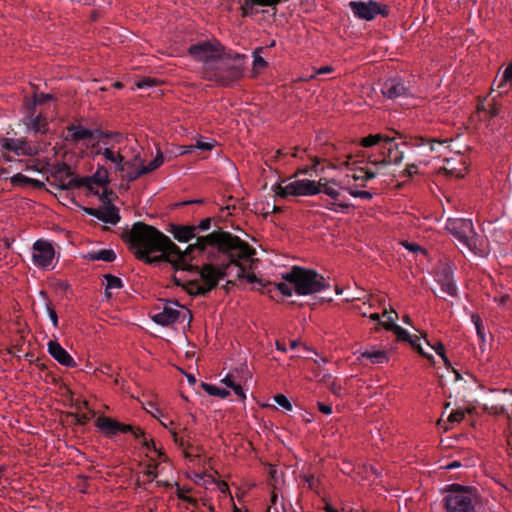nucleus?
I'll return each mask as SVG.
<instances>
[{"label": "nucleus", "mask_w": 512, "mask_h": 512, "mask_svg": "<svg viewBox=\"0 0 512 512\" xmlns=\"http://www.w3.org/2000/svg\"><path fill=\"white\" fill-rule=\"evenodd\" d=\"M95 425L107 437H113L120 432L127 433L132 430L131 425L119 423L118 421L105 416L98 417Z\"/></svg>", "instance_id": "obj_12"}, {"label": "nucleus", "mask_w": 512, "mask_h": 512, "mask_svg": "<svg viewBox=\"0 0 512 512\" xmlns=\"http://www.w3.org/2000/svg\"><path fill=\"white\" fill-rule=\"evenodd\" d=\"M47 350L51 357H53L59 364L66 367H75L76 362L72 356L55 340H50L47 343Z\"/></svg>", "instance_id": "obj_16"}, {"label": "nucleus", "mask_w": 512, "mask_h": 512, "mask_svg": "<svg viewBox=\"0 0 512 512\" xmlns=\"http://www.w3.org/2000/svg\"><path fill=\"white\" fill-rule=\"evenodd\" d=\"M32 259L34 265L40 268L49 267L54 259L53 246L46 241H36L33 245Z\"/></svg>", "instance_id": "obj_10"}, {"label": "nucleus", "mask_w": 512, "mask_h": 512, "mask_svg": "<svg viewBox=\"0 0 512 512\" xmlns=\"http://www.w3.org/2000/svg\"><path fill=\"white\" fill-rule=\"evenodd\" d=\"M361 171L365 172V175L363 176V180L365 181L374 179L376 177L372 168H362Z\"/></svg>", "instance_id": "obj_57"}, {"label": "nucleus", "mask_w": 512, "mask_h": 512, "mask_svg": "<svg viewBox=\"0 0 512 512\" xmlns=\"http://www.w3.org/2000/svg\"><path fill=\"white\" fill-rule=\"evenodd\" d=\"M143 166V160L140 157L139 153L135 154L134 157L130 160H125V173L124 179L129 182L135 181L136 179H130V174L137 173L140 170V167Z\"/></svg>", "instance_id": "obj_27"}, {"label": "nucleus", "mask_w": 512, "mask_h": 512, "mask_svg": "<svg viewBox=\"0 0 512 512\" xmlns=\"http://www.w3.org/2000/svg\"><path fill=\"white\" fill-rule=\"evenodd\" d=\"M332 71H333L332 66H324V67H321L318 70H316L315 74H312L310 76V78H314L316 74H326V73H330Z\"/></svg>", "instance_id": "obj_60"}, {"label": "nucleus", "mask_w": 512, "mask_h": 512, "mask_svg": "<svg viewBox=\"0 0 512 512\" xmlns=\"http://www.w3.org/2000/svg\"><path fill=\"white\" fill-rule=\"evenodd\" d=\"M170 432L172 434V437H173V440H174L175 444L178 445L180 448L185 449L186 443L183 440V438H180L177 435L176 431H174V430H171Z\"/></svg>", "instance_id": "obj_51"}, {"label": "nucleus", "mask_w": 512, "mask_h": 512, "mask_svg": "<svg viewBox=\"0 0 512 512\" xmlns=\"http://www.w3.org/2000/svg\"><path fill=\"white\" fill-rule=\"evenodd\" d=\"M393 140H394V138H390V137L384 136L382 134H374V135H368L367 137L362 138L360 143L363 147H371V146H374L379 143H381V145L385 144V143H390Z\"/></svg>", "instance_id": "obj_29"}, {"label": "nucleus", "mask_w": 512, "mask_h": 512, "mask_svg": "<svg viewBox=\"0 0 512 512\" xmlns=\"http://www.w3.org/2000/svg\"><path fill=\"white\" fill-rule=\"evenodd\" d=\"M431 347L444 360L445 363H448V359L445 356V348L442 343L439 342L436 345L431 346Z\"/></svg>", "instance_id": "obj_48"}, {"label": "nucleus", "mask_w": 512, "mask_h": 512, "mask_svg": "<svg viewBox=\"0 0 512 512\" xmlns=\"http://www.w3.org/2000/svg\"><path fill=\"white\" fill-rule=\"evenodd\" d=\"M148 405H149V408L147 407V408H146V410H147V412H149L152 416H154V417L158 418V417L162 414V412L160 411V409H159V408H157L154 404L149 403Z\"/></svg>", "instance_id": "obj_54"}, {"label": "nucleus", "mask_w": 512, "mask_h": 512, "mask_svg": "<svg viewBox=\"0 0 512 512\" xmlns=\"http://www.w3.org/2000/svg\"><path fill=\"white\" fill-rule=\"evenodd\" d=\"M222 382L227 386V387H232L234 386V384L236 383L235 381V377L233 374H228L225 378L222 379Z\"/></svg>", "instance_id": "obj_58"}, {"label": "nucleus", "mask_w": 512, "mask_h": 512, "mask_svg": "<svg viewBox=\"0 0 512 512\" xmlns=\"http://www.w3.org/2000/svg\"><path fill=\"white\" fill-rule=\"evenodd\" d=\"M222 51L223 48L217 41H202L191 45L188 49L189 54L194 60L203 62L207 75L214 69V64Z\"/></svg>", "instance_id": "obj_6"}, {"label": "nucleus", "mask_w": 512, "mask_h": 512, "mask_svg": "<svg viewBox=\"0 0 512 512\" xmlns=\"http://www.w3.org/2000/svg\"><path fill=\"white\" fill-rule=\"evenodd\" d=\"M284 282L274 285L284 296H292L293 293L297 295H311L321 292L329 287L325 278L312 269H305L299 266H294L289 272L282 274Z\"/></svg>", "instance_id": "obj_2"}, {"label": "nucleus", "mask_w": 512, "mask_h": 512, "mask_svg": "<svg viewBox=\"0 0 512 512\" xmlns=\"http://www.w3.org/2000/svg\"><path fill=\"white\" fill-rule=\"evenodd\" d=\"M383 316L386 318L385 322H381V325L389 331H392L394 328L391 326H398L395 323V319L397 317V313L394 310L388 311L387 309L384 310Z\"/></svg>", "instance_id": "obj_36"}, {"label": "nucleus", "mask_w": 512, "mask_h": 512, "mask_svg": "<svg viewBox=\"0 0 512 512\" xmlns=\"http://www.w3.org/2000/svg\"><path fill=\"white\" fill-rule=\"evenodd\" d=\"M52 99H53V96L51 94H45V93L34 94L31 100H27L26 108H27V110L36 109L37 105L43 104Z\"/></svg>", "instance_id": "obj_32"}, {"label": "nucleus", "mask_w": 512, "mask_h": 512, "mask_svg": "<svg viewBox=\"0 0 512 512\" xmlns=\"http://www.w3.org/2000/svg\"><path fill=\"white\" fill-rule=\"evenodd\" d=\"M277 196L286 198L289 196H314L320 193V187L314 180L299 179L292 176L289 179L282 180L276 187Z\"/></svg>", "instance_id": "obj_5"}, {"label": "nucleus", "mask_w": 512, "mask_h": 512, "mask_svg": "<svg viewBox=\"0 0 512 512\" xmlns=\"http://www.w3.org/2000/svg\"><path fill=\"white\" fill-rule=\"evenodd\" d=\"M381 155L386 162L391 164H400L404 159V152L400 150L399 144L394 143V140L390 143L382 144Z\"/></svg>", "instance_id": "obj_17"}, {"label": "nucleus", "mask_w": 512, "mask_h": 512, "mask_svg": "<svg viewBox=\"0 0 512 512\" xmlns=\"http://www.w3.org/2000/svg\"><path fill=\"white\" fill-rule=\"evenodd\" d=\"M305 481L307 482L309 488H311V489L316 488L317 480L315 479L314 476H306Z\"/></svg>", "instance_id": "obj_62"}, {"label": "nucleus", "mask_w": 512, "mask_h": 512, "mask_svg": "<svg viewBox=\"0 0 512 512\" xmlns=\"http://www.w3.org/2000/svg\"><path fill=\"white\" fill-rule=\"evenodd\" d=\"M151 318L157 324L168 326L175 323L180 318H182V320H190L191 314L185 307L182 306L179 308L177 302L168 301L164 303L161 311L154 313Z\"/></svg>", "instance_id": "obj_8"}, {"label": "nucleus", "mask_w": 512, "mask_h": 512, "mask_svg": "<svg viewBox=\"0 0 512 512\" xmlns=\"http://www.w3.org/2000/svg\"><path fill=\"white\" fill-rule=\"evenodd\" d=\"M91 180L99 185V186H105L108 184L109 180H108V171L106 168L104 167H99L96 172L93 174V176L91 177Z\"/></svg>", "instance_id": "obj_33"}, {"label": "nucleus", "mask_w": 512, "mask_h": 512, "mask_svg": "<svg viewBox=\"0 0 512 512\" xmlns=\"http://www.w3.org/2000/svg\"><path fill=\"white\" fill-rule=\"evenodd\" d=\"M446 229L463 248L474 255L486 257L489 254L490 248L488 240L476 233L470 219H448Z\"/></svg>", "instance_id": "obj_3"}, {"label": "nucleus", "mask_w": 512, "mask_h": 512, "mask_svg": "<svg viewBox=\"0 0 512 512\" xmlns=\"http://www.w3.org/2000/svg\"><path fill=\"white\" fill-rule=\"evenodd\" d=\"M233 389V392L235 395H237L238 397H240L241 399H245V393H244V390L242 388V386L238 383H235L234 386L231 387Z\"/></svg>", "instance_id": "obj_55"}, {"label": "nucleus", "mask_w": 512, "mask_h": 512, "mask_svg": "<svg viewBox=\"0 0 512 512\" xmlns=\"http://www.w3.org/2000/svg\"><path fill=\"white\" fill-rule=\"evenodd\" d=\"M449 140L448 139H444L442 141H437V140H431L430 142V150L431 151H436L437 150V147H441L443 146L444 144L448 143Z\"/></svg>", "instance_id": "obj_56"}, {"label": "nucleus", "mask_w": 512, "mask_h": 512, "mask_svg": "<svg viewBox=\"0 0 512 512\" xmlns=\"http://www.w3.org/2000/svg\"><path fill=\"white\" fill-rule=\"evenodd\" d=\"M256 5L257 4L253 0H244L241 6L242 16L253 15L255 13L254 7Z\"/></svg>", "instance_id": "obj_40"}, {"label": "nucleus", "mask_w": 512, "mask_h": 512, "mask_svg": "<svg viewBox=\"0 0 512 512\" xmlns=\"http://www.w3.org/2000/svg\"><path fill=\"white\" fill-rule=\"evenodd\" d=\"M23 124L27 131L33 133L46 134L49 130L47 117L42 111L37 113L36 109L27 110L23 117Z\"/></svg>", "instance_id": "obj_11"}, {"label": "nucleus", "mask_w": 512, "mask_h": 512, "mask_svg": "<svg viewBox=\"0 0 512 512\" xmlns=\"http://www.w3.org/2000/svg\"><path fill=\"white\" fill-rule=\"evenodd\" d=\"M102 155L106 160L115 164V169L122 173V177L124 178L125 173V157L121 155L119 152L113 151L111 148H105Z\"/></svg>", "instance_id": "obj_23"}, {"label": "nucleus", "mask_w": 512, "mask_h": 512, "mask_svg": "<svg viewBox=\"0 0 512 512\" xmlns=\"http://www.w3.org/2000/svg\"><path fill=\"white\" fill-rule=\"evenodd\" d=\"M436 281L441 286L443 294L457 296V287L453 279V272L450 267H443L436 274Z\"/></svg>", "instance_id": "obj_15"}, {"label": "nucleus", "mask_w": 512, "mask_h": 512, "mask_svg": "<svg viewBox=\"0 0 512 512\" xmlns=\"http://www.w3.org/2000/svg\"><path fill=\"white\" fill-rule=\"evenodd\" d=\"M13 182L14 183H18V182L19 183H27V182H32V180L22 174H17L13 177Z\"/></svg>", "instance_id": "obj_59"}, {"label": "nucleus", "mask_w": 512, "mask_h": 512, "mask_svg": "<svg viewBox=\"0 0 512 512\" xmlns=\"http://www.w3.org/2000/svg\"><path fill=\"white\" fill-rule=\"evenodd\" d=\"M316 183L320 187V192H323L327 196L331 197L332 199H337L340 196L339 189L336 188V186H339L340 188L343 187L341 183H338L336 180L328 179V178H320L319 181H316Z\"/></svg>", "instance_id": "obj_22"}, {"label": "nucleus", "mask_w": 512, "mask_h": 512, "mask_svg": "<svg viewBox=\"0 0 512 512\" xmlns=\"http://www.w3.org/2000/svg\"><path fill=\"white\" fill-rule=\"evenodd\" d=\"M349 7L356 18L366 21L373 20L378 14L388 15L386 7L382 9L378 2L373 0L367 2L351 1L349 2Z\"/></svg>", "instance_id": "obj_9"}, {"label": "nucleus", "mask_w": 512, "mask_h": 512, "mask_svg": "<svg viewBox=\"0 0 512 512\" xmlns=\"http://www.w3.org/2000/svg\"><path fill=\"white\" fill-rule=\"evenodd\" d=\"M472 322L473 324L475 325V329H476V332H477V337H478V340H479V344H480V349L482 350V352L485 351L486 349V333H485V329L482 325V321H481V318L478 316V315H472Z\"/></svg>", "instance_id": "obj_30"}, {"label": "nucleus", "mask_w": 512, "mask_h": 512, "mask_svg": "<svg viewBox=\"0 0 512 512\" xmlns=\"http://www.w3.org/2000/svg\"><path fill=\"white\" fill-rule=\"evenodd\" d=\"M88 213L111 225H116L120 221L118 210L115 207H106L104 209H89Z\"/></svg>", "instance_id": "obj_20"}, {"label": "nucleus", "mask_w": 512, "mask_h": 512, "mask_svg": "<svg viewBox=\"0 0 512 512\" xmlns=\"http://www.w3.org/2000/svg\"><path fill=\"white\" fill-rule=\"evenodd\" d=\"M202 388L211 396H217L220 398H226L229 395V391L226 389L219 388L213 384L202 383Z\"/></svg>", "instance_id": "obj_34"}, {"label": "nucleus", "mask_w": 512, "mask_h": 512, "mask_svg": "<svg viewBox=\"0 0 512 512\" xmlns=\"http://www.w3.org/2000/svg\"><path fill=\"white\" fill-rule=\"evenodd\" d=\"M245 56L240 54H225L223 51L214 64V69L207 75L222 85H230L239 80L244 73Z\"/></svg>", "instance_id": "obj_4"}, {"label": "nucleus", "mask_w": 512, "mask_h": 512, "mask_svg": "<svg viewBox=\"0 0 512 512\" xmlns=\"http://www.w3.org/2000/svg\"><path fill=\"white\" fill-rule=\"evenodd\" d=\"M415 349L418 350V352L424 356V357H427L428 359H432V355L431 354H427L423 347L419 344V338L417 336H411V341H408Z\"/></svg>", "instance_id": "obj_43"}, {"label": "nucleus", "mask_w": 512, "mask_h": 512, "mask_svg": "<svg viewBox=\"0 0 512 512\" xmlns=\"http://www.w3.org/2000/svg\"><path fill=\"white\" fill-rule=\"evenodd\" d=\"M196 226H175L173 229V235L179 242H189L196 236Z\"/></svg>", "instance_id": "obj_25"}, {"label": "nucleus", "mask_w": 512, "mask_h": 512, "mask_svg": "<svg viewBox=\"0 0 512 512\" xmlns=\"http://www.w3.org/2000/svg\"><path fill=\"white\" fill-rule=\"evenodd\" d=\"M493 92H497L498 96L508 94L512 88V63H509L504 70L503 75L498 79L496 78L493 84Z\"/></svg>", "instance_id": "obj_19"}, {"label": "nucleus", "mask_w": 512, "mask_h": 512, "mask_svg": "<svg viewBox=\"0 0 512 512\" xmlns=\"http://www.w3.org/2000/svg\"><path fill=\"white\" fill-rule=\"evenodd\" d=\"M46 311L48 313V316L53 324V326L56 328L58 327V316L54 308H52L49 304H46Z\"/></svg>", "instance_id": "obj_47"}, {"label": "nucleus", "mask_w": 512, "mask_h": 512, "mask_svg": "<svg viewBox=\"0 0 512 512\" xmlns=\"http://www.w3.org/2000/svg\"><path fill=\"white\" fill-rule=\"evenodd\" d=\"M417 172H418V167L415 164H410V165H407V167L403 171V174L411 177L414 174H416Z\"/></svg>", "instance_id": "obj_52"}, {"label": "nucleus", "mask_w": 512, "mask_h": 512, "mask_svg": "<svg viewBox=\"0 0 512 512\" xmlns=\"http://www.w3.org/2000/svg\"><path fill=\"white\" fill-rule=\"evenodd\" d=\"M494 300L499 306H504L510 300V295L507 292H499L494 296Z\"/></svg>", "instance_id": "obj_46"}, {"label": "nucleus", "mask_w": 512, "mask_h": 512, "mask_svg": "<svg viewBox=\"0 0 512 512\" xmlns=\"http://www.w3.org/2000/svg\"><path fill=\"white\" fill-rule=\"evenodd\" d=\"M0 147L5 151L13 152L17 156H30L34 154L33 148L24 139L2 138Z\"/></svg>", "instance_id": "obj_13"}, {"label": "nucleus", "mask_w": 512, "mask_h": 512, "mask_svg": "<svg viewBox=\"0 0 512 512\" xmlns=\"http://www.w3.org/2000/svg\"><path fill=\"white\" fill-rule=\"evenodd\" d=\"M359 360L366 359L371 364H383L388 362V353L385 350L376 349L375 347L365 349L360 352Z\"/></svg>", "instance_id": "obj_21"}, {"label": "nucleus", "mask_w": 512, "mask_h": 512, "mask_svg": "<svg viewBox=\"0 0 512 512\" xmlns=\"http://www.w3.org/2000/svg\"><path fill=\"white\" fill-rule=\"evenodd\" d=\"M214 143H215V141H213V140L210 141L206 138H200V139L196 140L195 145L188 146L187 150L185 152H189L193 148H196V149H199L202 151H209L214 147Z\"/></svg>", "instance_id": "obj_35"}, {"label": "nucleus", "mask_w": 512, "mask_h": 512, "mask_svg": "<svg viewBox=\"0 0 512 512\" xmlns=\"http://www.w3.org/2000/svg\"><path fill=\"white\" fill-rule=\"evenodd\" d=\"M382 94L389 99L412 95L410 89L404 85L399 79H388L381 88Z\"/></svg>", "instance_id": "obj_14"}, {"label": "nucleus", "mask_w": 512, "mask_h": 512, "mask_svg": "<svg viewBox=\"0 0 512 512\" xmlns=\"http://www.w3.org/2000/svg\"><path fill=\"white\" fill-rule=\"evenodd\" d=\"M262 52V48H257L253 52V66L256 69H262L266 67L267 62L261 57L260 53Z\"/></svg>", "instance_id": "obj_39"}, {"label": "nucleus", "mask_w": 512, "mask_h": 512, "mask_svg": "<svg viewBox=\"0 0 512 512\" xmlns=\"http://www.w3.org/2000/svg\"><path fill=\"white\" fill-rule=\"evenodd\" d=\"M156 84V80L151 77L143 78L136 82V87L138 89H144L147 87H152Z\"/></svg>", "instance_id": "obj_45"}, {"label": "nucleus", "mask_w": 512, "mask_h": 512, "mask_svg": "<svg viewBox=\"0 0 512 512\" xmlns=\"http://www.w3.org/2000/svg\"><path fill=\"white\" fill-rule=\"evenodd\" d=\"M447 512H473L474 505L469 491L460 485H453V489L445 498Z\"/></svg>", "instance_id": "obj_7"}, {"label": "nucleus", "mask_w": 512, "mask_h": 512, "mask_svg": "<svg viewBox=\"0 0 512 512\" xmlns=\"http://www.w3.org/2000/svg\"><path fill=\"white\" fill-rule=\"evenodd\" d=\"M329 210L331 211H334V212H338L339 209L341 210H344V209H347L349 207L348 204H344V203H330L326 206Z\"/></svg>", "instance_id": "obj_49"}, {"label": "nucleus", "mask_w": 512, "mask_h": 512, "mask_svg": "<svg viewBox=\"0 0 512 512\" xmlns=\"http://www.w3.org/2000/svg\"><path fill=\"white\" fill-rule=\"evenodd\" d=\"M84 257L91 261L113 262L116 259V254L112 249H100L90 251Z\"/></svg>", "instance_id": "obj_26"}, {"label": "nucleus", "mask_w": 512, "mask_h": 512, "mask_svg": "<svg viewBox=\"0 0 512 512\" xmlns=\"http://www.w3.org/2000/svg\"><path fill=\"white\" fill-rule=\"evenodd\" d=\"M71 133V137L74 141L92 138L95 133H100L98 130H90L83 126H74L68 128Z\"/></svg>", "instance_id": "obj_28"}, {"label": "nucleus", "mask_w": 512, "mask_h": 512, "mask_svg": "<svg viewBox=\"0 0 512 512\" xmlns=\"http://www.w3.org/2000/svg\"><path fill=\"white\" fill-rule=\"evenodd\" d=\"M271 507H275L277 506V502H278V495H277V492L275 490V488L272 490L271 492Z\"/></svg>", "instance_id": "obj_63"}, {"label": "nucleus", "mask_w": 512, "mask_h": 512, "mask_svg": "<svg viewBox=\"0 0 512 512\" xmlns=\"http://www.w3.org/2000/svg\"><path fill=\"white\" fill-rule=\"evenodd\" d=\"M163 162V154L160 151H158L155 158L148 165L143 164V166L140 167V170L137 173L135 172L133 174H130L129 177L130 179H138L141 176L153 172L154 170L159 168L163 164Z\"/></svg>", "instance_id": "obj_24"}, {"label": "nucleus", "mask_w": 512, "mask_h": 512, "mask_svg": "<svg viewBox=\"0 0 512 512\" xmlns=\"http://www.w3.org/2000/svg\"><path fill=\"white\" fill-rule=\"evenodd\" d=\"M210 226H211V218H205V219L201 220L200 223L196 227H197V230L206 231L210 228Z\"/></svg>", "instance_id": "obj_50"}, {"label": "nucleus", "mask_w": 512, "mask_h": 512, "mask_svg": "<svg viewBox=\"0 0 512 512\" xmlns=\"http://www.w3.org/2000/svg\"><path fill=\"white\" fill-rule=\"evenodd\" d=\"M368 162L374 167L373 171L376 177L380 175H387V168L389 164L384 158L376 159L373 155H369Z\"/></svg>", "instance_id": "obj_31"}, {"label": "nucleus", "mask_w": 512, "mask_h": 512, "mask_svg": "<svg viewBox=\"0 0 512 512\" xmlns=\"http://www.w3.org/2000/svg\"><path fill=\"white\" fill-rule=\"evenodd\" d=\"M465 417V412L462 410H456L449 414L447 421L449 423H459Z\"/></svg>", "instance_id": "obj_44"}, {"label": "nucleus", "mask_w": 512, "mask_h": 512, "mask_svg": "<svg viewBox=\"0 0 512 512\" xmlns=\"http://www.w3.org/2000/svg\"><path fill=\"white\" fill-rule=\"evenodd\" d=\"M78 182L74 179V178H71L68 183H62L61 184V188L62 189H69V188H72V187H75V186H78Z\"/></svg>", "instance_id": "obj_61"}, {"label": "nucleus", "mask_w": 512, "mask_h": 512, "mask_svg": "<svg viewBox=\"0 0 512 512\" xmlns=\"http://www.w3.org/2000/svg\"><path fill=\"white\" fill-rule=\"evenodd\" d=\"M104 278L106 280V290H109V289H119L122 287V281L120 278L114 276V275H111V274H106L104 275Z\"/></svg>", "instance_id": "obj_38"}, {"label": "nucleus", "mask_w": 512, "mask_h": 512, "mask_svg": "<svg viewBox=\"0 0 512 512\" xmlns=\"http://www.w3.org/2000/svg\"><path fill=\"white\" fill-rule=\"evenodd\" d=\"M358 195H359V198L364 199V200H371L373 197V194L369 191H360V193Z\"/></svg>", "instance_id": "obj_64"}, {"label": "nucleus", "mask_w": 512, "mask_h": 512, "mask_svg": "<svg viewBox=\"0 0 512 512\" xmlns=\"http://www.w3.org/2000/svg\"><path fill=\"white\" fill-rule=\"evenodd\" d=\"M274 401L285 410L291 411L292 404L289 399L283 394H277L274 396Z\"/></svg>", "instance_id": "obj_41"}, {"label": "nucleus", "mask_w": 512, "mask_h": 512, "mask_svg": "<svg viewBox=\"0 0 512 512\" xmlns=\"http://www.w3.org/2000/svg\"><path fill=\"white\" fill-rule=\"evenodd\" d=\"M318 408L319 410L325 414V415H330L332 413V406L329 405V404H325V403H322V402H318Z\"/></svg>", "instance_id": "obj_53"}, {"label": "nucleus", "mask_w": 512, "mask_h": 512, "mask_svg": "<svg viewBox=\"0 0 512 512\" xmlns=\"http://www.w3.org/2000/svg\"><path fill=\"white\" fill-rule=\"evenodd\" d=\"M391 326L394 328L392 331L396 334V336L399 340L411 341V335L409 334V332L407 330L400 327L399 325L398 326L391 325Z\"/></svg>", "instance_id": "obj_42"}, {"label": "nucleus", "mask_w": 512, "mask_h": 512, "mask_svg": "<svg viewBox=\"0 0 512 512\" xmlns=\"http://www.w3.org/2000/svg\"><path fill=\"white\" fill-rule=\"evenodd\" d=\"M130 249L137 259L147 264L162 261L173 265L176 273L194 272L202 280L174 276V282L190 294H205L215 288L225 277L244 278L257 284V290L265 293L266 284L251 272L257 262L255 250L239 237L221 230L198 237L185 251L157 228L136 222L128 232Z\"/></svg>", "instance_id": "obj_1"}, {"label": "nucleus", "mask_w": 512, "mask_h": 512, "mask_svg": "<svg viewBox=\"0 0 512 512\" xmlns=\"http://www.w3.org/2000/svg\"><path fill=\"white\" fill-rule=\"evenodd\" d=\"M487 99L480 101L477 105L475 113L472 115L474 121H485L490 117H494L499 113L497 103H486Z\"/></svg>", "instance_id": "obj_18"}, {"label": "nucleus", "mask_w": 512, "mask_h": 512, "mask_svg": "<svg viewBox=\"0 0 512 512\" xmlns=\"http://www.w3.org/2000/svg\"><path fill=\"white\" fill-rule=\"evenodd\" d=\"M129 432L133 433V435H134V437H135L136 439H141V438H143L142 444H143L144 446H146L148 449L153 448L154 450H156L154 440H153V439L147 440V439L144 437V432H143V430H141L140 428H134V427H132V430H130Z\"/></svg>", "instance_id": "obj_37"}]
</instances>
